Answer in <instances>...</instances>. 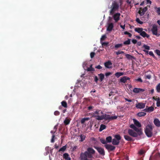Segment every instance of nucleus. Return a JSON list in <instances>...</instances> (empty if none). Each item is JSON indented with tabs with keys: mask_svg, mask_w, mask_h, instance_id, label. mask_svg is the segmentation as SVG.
<instances>
[{
	"mask_svg": "<svg viewBox=\"0 0 160 160\" xmlns=\"http://www.w3.org/2000/svg\"><path fill=\"white\" fill-rule=\"evenodd\" d=\"M100 141L103 144H105L107 143L106 141L104 139H100Z\"/></svg>",
	"mask_w": 160,
	"mask_h": 160,
	"instance_id": "46",
	"label": "nucleus"
},
{
	"mask_svg": "<svg viewBox=\"0 0 160 160\" xmlns=\"http://www.w3.org/2000/svg\"><path fill=\"white\" fill-rule=\"evenodd\" d=\"M106 36L105 35H103L102 36L101 38V42L102 41L104 40L106 38Z\"/></svg>",
	"mask_w": 160,
	"mask_h": 160,
	"instance_id": "47",
	"label": "nucleus"
},
{
	"mask_svg": "<svg viewBox=\"0 0 160 160\" xmlns=\"http://www.w3.org/2000/svg\"><path fill=\"white\" fill-rule=\"evenodd\" d=\"M124 34L125 35H128V37L129 38H131L132 36V34L130 33H129L127 31H125L124 32Z\"/></svg>",
	"mask_w": 160,
	"mask_h": 160,
	"instance_id": "41",
	"label": "nucleus"
},
{
	"mask_svg": "<svg viewBox=\"0 0 160 160\" xmlns=\"http://www.w3.org/2000/svg\"><path fill=\"white\" fill-rule=\"evenodd\" d=\"M112 74V73L110 72H107L105 73V76H106V77H108L109 76V75H111V74Z\"/></svg>",
	"mask_w": 160,
	"mask_h": 160,
	"instance_id": "57",
	"label": "nucleus"
},
{
	"mask_svg": "<svg viewBox=\"0 0 160 160\" xmlns=\"http://www.w3.org/2000/svg\"><path fill=\"white\" fill-rule=\"evenodd\" d=\"M133 129L137 132L138 135L140 136L142 134V130L141 129H138L136 127Z\"/></svg>",
	"mask_w": 160,
	"mask_h": 160,
	"instance_id": "16",
	"label": "nucleus"
},
{
	"mask_svg": "<svg viewBox=\"0 0 160 160\" xmlns=\"http://www.w3.org/2000/svg\"><path fill=\"white\" fill-rule=\"evenodd\" d=\"M94 148L98 151L100 155L102 156H104L105 155V152L103 148L96 146H94Z\"/></svg>",
	"mask_w": 160,
	"mask_h": 160,
	"instance_id": "6",
	"label": "nucleus"
},
{
	"mask_svg": "<svg viewBox=\"0 0 160 160\" xmlns=\"http://www.w3.org/2000/svg\"><path fill=\"white\" fill-rule=\"evenodd\" d=\"M136 21L138 23L142 24L143 23L142 21H141L138 18H137L136 19Z\"/></svg>",
	"mask_w": 160,
	"mask_h": 160,
	"instance_id": "43",
	"label": "nucleus"
},
{
	"mask_svg": "<svg viewBox=\"0 0 160 160\" xmlns=\"http://www.w3.org/2000/svg\"><path fill=\"white\" fill-rule=\"evenodd\" d=\"M87 71H94V69L92 67V65L91 64L90 66V67L89 68H87Z\"/></svg>",
	"mask_w": 160,
	"mask_h": 160,
	"instance_id": "38",
	"label": "nucleus"
},
{
	"mask_svg": "<svg viewBox=\"0 0 160 160\" xmlns=\"http://www.w3.org/2000/svg\"><path fill=\"white\" fill-rule=\"evenodd\" d=\"M153 123L154 125L157 127H160V121L157 118H155L154 119Z\"/></svg>",
	"mask_w": 160,
	"mask_h": 160,
	"instance_id": "13",
	"label": "nucleus"
},
{
	"mask_svg": "<svg viewBox=\"0 0 160 160\" xmlns=\"http://www.w3.org/2000/svg\"><path fill=\"white\" fill-rule=\"evenodd\" d=\"M98 75L99 77V79L101 82L102 81L104 78V75L102 73L98 74Z\"/></svg>",
	"mask_w": 160,
	"mask_h": 160,
	"instance_id": "28",
	"label": "nucleus"
},
{
	"mask_svg": "<svg viewBox=\"0 0 160 160\" xmlns=\"http://www.w3.org/2000/svg\"><path fill=\"white\" fill-rule=\"evenodd\" d=\"M70 121V119L66 118L64 121V123L65 125H67L69 124Z\"/></svg>",
	"mask_w": 160,
	"mask_h": 160,
	"instance_id": "23",
	"label": "nucleus"
},
{
	"mask_svg": "<svg viewBox=\"0 0 160 160\" xmlns=\"http://www.w3.org/2000/svg\"><path fill=\"white\" fill-rule=\"evenodd\" d=\"M147 1V3H149L150 4H151L152 3V2L150 1V0H146Z\"/></svg>",
	"mask_w": 160,
	"mask_h": 160,
	"instance_id": "63",
	"label": "nucleus"
},
{
	"mask_svg": "<svg viewBox=\"0 0 160 160\" xmlns=\"http://www.w3.org/2000/svg\"><path fill=\"white\" fill-rule=\"evenodd\" d=\"M130 79V78L129 77H128L126 76H124L121 78L120 79V82H121L125 83L126 82L127 80H129Z\"/></svg>",
	"mask_w": 160,
	"mask_h": 160,
	"instance_id": "14",
	"label": "nucleus"
},
{
	"mask_svg": "<svg viewBox=\"0 0 160 160\" xmlns=\"http://www.w3.org/2000/svg\"><path fill=\"white\" fill-rule=\"evenodd\" d=\"M142 47L146 50H149L150 49V47L145 44H144Z\"/></svg>",
	"mask_w": 160,
	"mask_h": 160,
	"instance_id": "40",
	"label": "nucleus"
},
{
	"mask_svg": "<svg viewBox=\"0 0 160 160\" xmlns=\"http://www.w3.org/2000/svg\"><path fill=\"white\" fill-rule=\"evenodd\" d=\"M117 118V117L116 116H111L110 120L116 119Z\"/></svg>",
	"mask_w": 160,
	"mask_h": 160,
	"instance_id": "49",
	"label": "nucleus"
},
{
	"mask_svg": "<svg viewBox=\"0 0 160 160\" xmlns=\"http://www.w3.org/2000/svg\"><path fill=\"white\" fill-rule=\"evenodd\" d=\"M148 9L147 7H146L142 8H139V10L138 11V13L139 14L140 16H143L146 12Z\"/></svg>",
	"mask_w": 160,
	"mask_h": 160,
	"instance_id": "5",
	"label": "nucleus"
},
{
	"mask_svg": "<svg viewBox=\"0 0 160 160\" xmlns=\"http://www.w3.org/2000/svg\"><path fill=\"white\" fill-rule=\"evenodd\" d=\"M112 8L110 12V15H113L114 12L116 11L119 8L118 4L116 2H114L112 3Z\"/></svg>",
	"mask_w": 160,
	"mask_h": 160,
	"instance_id": "2",
	"label": "nucleus"
},
{
	"mask_svg": "<svg viewBox=\"0 0 160 160\" xmlns=\"http://www.w3.org/2000/svg\"><path fill=\"white\" fill-rule=\"evenodd\" d=\"M132 42L134 44L136 43L137 42V40L136 39H133L132 41Z\"/></svg>",
	"mask_w": 160,
	"mask_h": 160,
	"instance_id": "61",
	"label": "nucleus"
},
{
	"mask_svg": "<svg viewBox=\"0 0 160 160\" xmlns=\"http://www.w3.org/2000/svg\"><path fill=\"white\" fill-rule=\"evenodd\" d=\"M131 39L128 38V40L124 42L123 44L125 45H129L130 44Z\"/></svg>",
	"mask_w": 160,
	"mask_h": 160,
	"instance_id": "37",
	"label": "nucleus"
},
{
	"mask_svg": "<svg viewBox=\"0 0 160 160\" xmlns=\"http://www.w3.org/2000/svg\"><path fill=\"white\" fill-rule=\"evenodd\" d=\"M103 115V119H105V120H110V117L111 116L109 115H107L105 114Z\"/></svg>",
	"mask_w": 160,
	"mask_h": 160,
	"instance_id": "22",
	"label": "nucleus"
},
{
	"mask_svg": "<svg viewBox=\"0 0 160 160\" xmlns=\"http://www.w3.org/2000/svg\"><path fill=\"white\" fill-rule=\"evenodd\" d=\"M156 89L157 92H160V83L158 84L156 86Z\"/></svg>",
	"mask_w": 160,
	"mask_h": 160,
	"instance_id": "39",
	"label": "nucleus"
},
{
	"mask_svg": "<svg viewBox=\"0 0 160 160\" xmlns=\"http://www.w3.org/2000/svg\"><path fill=\"white\" fill-rule=\"evenodd\" d=\"M59 114H60L59 112L58 111H55L54 112V114L55 116L58 115H59Z\"/></svg>",
	"mask_w": 160,
	"mask_h": 160,
	"instance_id": "51",
	"label": "nucleus"
},
{
	"mask_svg": "<svg viewBox=\"0 0 160 160\" xmlns=\"http://www.w3.org/2000/svg\"><path fill=\"white\" fill-rule=\"evenodd\" d=\"M145 104L142 103H139L136 104V107L137 108L142 109L145 107Z\"/></svg>",
	"mask_w": 160,
	"mask_h": 160,
	"instance_id": "10",
	"label": "nucleus"
},
{
	"mask_svg": "<svg viewBox=\"0 0 160 160\" xmlns=\"http://www.w3.org/2000/svg\"><path fill=\"white\" fill-rule=\"evenodd\" d=\"M125 56L126 57V58L128 59H134L135 58L132 56H131V55L129 54H125Z\"/></svg>",
	"mask_w": 160,
	"mask_h": 160,
	"instance_id": "25",
	"label": "nucleus"
},
{
	"mask_svg": "<svg viewBox=\"0 0 160 160\" xmlns=\"http://www.w3.org/2000/svg\"><path fill=\"white\" fill-rule=\"evenodd\" d=\"M146 114V113L143 112H141L138 113L137 114V115L140 117L144 116Z\"/></svg>",
	"mask_w": 160,
	"mask_h": 160,
	"instance_id": "32",
	"label": "nucleus"
},
{
	"mask_svg": "<svg viewBox=\"0 0 160 160\" xmlns=\"http://www.w3.org/2000/svg\"><path fill=\"white\" fill-rule=\"evenodd\" d=\"M153 127L150 124L148 125L145 130V132L146 136L149 138L152 137L153 135Z\"/></svg>",
	"mask_w": 160,
	"mask_h": 160,
	"instance_id": "1",
	"label": "nucleus"
},
{
	"mask_svg": "<svg viewBox=\"0 0 160 160\" xmlns=\"http://www.w3.org/2000/svg\"><path fill=\"white\" fill-rule=\"evenodd\" d=\"M67 146L66 145H65L63 146L62 148H60L59 150H58V152H64L65 151L67 148Z\"/></svg>",
	"mask_w": 160,
	"mask_h": 160,
	"instance_id": "27",
	"label": "nucleus"
},
{
	"mask_svg": "<svg viewBox=\"0 0 160 160\" xmlns=\"http://www.w3.org/2000/svg\"><path fill=\"white\" fill-rule=\"evenodd\" d=\"M114 137L115 138L112 140V144L114 145H118L120 142V140L121 139V137L119 135H116Z\"/></svg>",
	"mask_w": 160,
	"mask_h": 160,
	"instance_id": "4",
	"label": "nucleus"
},
{
	"mask_svg": "<svg viewBox=\"0 0 160 160\" xmlns=\"http://www.w3.org/2000/svg\"><path fill=\"white\" fill-rule=\"evenodd\" d=\"M55 137L54 135H53L52 136V138L51 140V142H54V138Z\"/></svg>",
	"mask_w": 160,
	"mask_h": 160,
	"instance_id": "58",
	"label": "nucleus"
},
{
	"mask_svg": "<svg viewBox=\"0 0 160 160\" xmlns=\"http://www.w3.org/2000/svg\"><path fill=\"white\" fill-rule=\"evenodd\" d=\"M135 127V126L133 124H132L130 125V127L133 129H134Z\"/></svg>",
	"mask_w": 160,
	"mask_h": 160,
	"instance_id": "59",
	"label": "nucleus"
},
{
	"mask_svg": "<svg viewBox=\"0 0 160 160\" xmlns=\"http://www.w3.org/2000/svg\"><path fill=\"white\" fill-rule=\"evenodd\" d=\"M135 80L138 82H142L143 81L141 78H138V79H135Z\"/></svg>",
	"mask_w": 160,
	"mask_h": 160,
	"instance_id": "48",
	"label": "nucleus"
},
{
	"mask_svg": "<svg viewBox=\"0 0 160 160\" xmlns=\"http://www.w3.org/2000/svg\"><path fill=\"white\" fill-rule=\"evenodd\" d=\"M133 121L134 124L138 127H141L142 126L141 124L136 119H133Z\"/></svg>",
	"mask_w": 160,
	"mask_h": 160,
	"instance_id": "17",
	"label": "nucleus"
},
{
	"mask_svg": "<svg viewBox=\"0 0 160 160\" xmlns=\"http://www.w3.org/2000/svg\"><path fill=\"white\" fill-rule=\"evenodd\" d=\"M106 126L105 125L103 124H101L100 125V128L99 129V131L100 132H101L104 129H105L106 128Z\"/></svg>",
	"mask_w": 160,
	"mask_h": 160,
	"instance_id": "33",
	"label": "nucleus"
},
{
	"mask_svg": "<svg viewBox=\"0 0 160 160\" xmlns=\"http://www.w3.org/2000/svg\"><path fill=\"white\" fill-rule=\"evenodd\" d=\"M149 54L151 56H152L153 57H155L154 55L153 54V52L152 51H150L149 52Z\"/></svg>",
	"mask_w": 160,
	"mask_h": 160,
	"instance_id": "52",
	"label": "nucleus"
},
{
	"mask_svg": "<svg viewBox=\"0 0 160 160\" xmlns=\"http://www.w3.org/2000/svg\"><path fill=\"white\" fill-rule=\"evenodd\" d=\"M152 98L155 101H157L160 100V98L159 97H158V98H155L154 97H153Z\"/></svg>",
	"mask_w": 160,
	"mask_h": 160,
	"instance_id": "54",
	"label": "nucleus"
},
{
	"mask_svg": "<svg viewBox=\"0 0 160 160\" xmlns=\"http://www.w3.org/2000/svg\"><path fill=\"white\" fill-rule=\"evenodd\" d=\"M105 148L109 151L114 150L115 148V147L109 144H106L105 145Z\"/></svg>",
	"mask_w": 160,
	"mask_h": 160,
	"instance_id": "8",
	"label": "nucleus"
},
{
	"mask_svg": "<svg viewBox=\"0 0 160 160\" xmlns=\"http://www.w3.org/2000/svg\"><path fill=\"white\" fill-rule=\"evenodd\" d=\"M122 44H116L115 45V48H119L122 47Z\"/></svg>",
	"mask_w": 160,
	"mask_h": 160,
	"instance_id": "42",
	"label": "nucleus"
},
{
	"mask_svg": "<svg viewBox=\"0 0 160 160\" xmlns=\"http://www.w3.org/2000/svg\"><path fill=\"white\" fill-rule=\"evenodd\" d=\"M156 105L157 107H158L160 106V100L159 101H157L156 103Z\"/></svg>",
	"mask_w": 160,
	"mask_h": 160,
	"instance_id": "56",
	"label": "nucleus"
},
{
	"mask_svg": "<svg viewBox=\"0 0 160 160\" xmlns=\"http://www.w3.org/2000/svg\"><path fill=\"white\" fill-rule=\"evenodd\" d=\"M155 52L158 56H160V51L159 50H156Z\"/></svg>",
	"mask_w": 160,
	"mask_h": 160,
	"instance_id": "53",
	"label": "nucleus"
},
{
	"mask_svg": "<svg viewBox=\"0 0 160 160\" xmlns=\"http://www.w3.org/2000/svg\"><path fill=\"white\" fill-rule=\"evenodd\" d=\"M125 100L127 101H128V102H132V100H130V99H128L127 98H125Z\"/></svg>",
	"mask_w": 160,
	"mask_h": 160,
	"instance_id": "64",
	"label": "nucleus"
},
{
	"mask_svg": "<svg viewBox=\"0 0 160 160\" xmlns=\"http://www.w3.org/2000/svg\"><path fill=\"white\" fill-rule=\"evenodd\" d=\"M145 91V90L143 89L134 88L133 90V92L136 93H139L141 92H143Z\"/></svg>",
	"mask_w": 160,
	"mask_h": 160,
	"instance_id": "11",
	"label": "nucleus"
},
{
	"mask_svg": "<svg viewBox=\"0 0 160 160\" xmlns=\"http://www.w3.org/2000/svg\"><path fill=\"white\" fill-rule=\"evenodd\" d=\"M113 24L112 23H110L108 24V27L107 28V30L108 31H111L113 28Z\"/></svg>",
	"mask_w": 160,
	"mask_h": 160,
	"instance_id": "15",
	"label": "nucleus"
},
{
	"mask_svg": "<svg viewBox=\"0 0 160 160\" xmlns=\"http://www.w3.org/2000/svg\"><path fill=\"white\" fill-rule=\"evenodd\" d=\"M154 8L156 11V12L158 13V14L160 15V8L155 7Z\"/></svg>",
	"mask_w": 160,
	"mask_h": 160,
	"instance_id": "36",
	"label": "nucleus"
},
{
	"mask_svg": "<svg viewBox=\"0 0 160 160\" xmlns=\"http://www.w3.org/2000/svg\"><path fill=\"white\" fill-rule=\"evenodd\" d=\"M124 137L125 139L128 141H133L132 138L128 135H124Z\"/></svg>",
	"mask_w": 160,
	"mask_h": 160,
	"instance_id": "20",
	"label": "nucleus"
},
{
	"mask_svg": "<svg viewBox=\"0 0 160 160\" xmlns=\"http://www.w3.org/2000/svg\"><path fill=\"white\" fill-rule=\"evenodd\" d=\"M108 43H109L108 42H103L102 43V45L103 47V46L107 47L108 46Z\"/></svg>",
	"mask_w": 160,
	"mask_h": 160,
	"instance_id": "45",
	"label": "nucleus"
},
{
	"mask_svg": "<svg viewBox=\"0 0 160 160\" xmlns=\"http://www.w3.org/2000/svg\"><path fill=\"white\" fill-rule=\"evenodd\" d=\"M154 108L152 106L148 107L147 106L146 108L144 109L143 110L147 112H151L154 111Z\"/></svg>",
	"mask_w": 160,
	"mask_h": 160,
	"instance_id": "9",
	"label": "nucleus"
},
{
	"mask_svg": "<svg viewBox=\"0 0 160 160\" xmlns=\"http://www.w3.org/2000/svg\"><path fill=\"white\" fill-rule=\"evenodd\" d=\"M95 68H97V69H100L102 68V67L100 65H98L97 66H96Z\"/></svg>",
	"mask_w": 160,
	"mask_h": 160,
	"instance_id": "55",
	"label": "nucleus"
},
{
	"mask_svg": "<svg viewBox=\"0 0 160 160\" xmlns=\"http://www.w3.org/2000/svg\"><path fill=\"white\" fill-rule=\"evenodd\" d=\"M120 15V13H117L113 16V18L116 22H117L119 20Z\"/></svg>",
	"mask_w": 160,
	"mask_h": 160,
	"instance_id": "12",
	"label": "nucleus"
},
{
	"mask_svg": "<svg viewBox=\"0 0 160 160\" xmlns=\"http://www.w3.org/2000/svg\"><path fill=\"white\" fill-rule=\"evenodd\" d=\"M128 133L130 136L132 137L136 138L138 136V133L134 132L132 129H128Z\"/></svg>",
	"mask_w": 160,
	"mask_h": 160,
	"instance_id": "7",
	"label": "nucleus"
},
{
	"mask_svg": "<svg viewBox=\"0 0 160 160\" xmlns=\"http://www.w3.org/2000/svg\"><path fill=\"white\" fill-rule=\"evenodd\" d=\"M112 138L111 136L107 137L106 138V141L107 142H112Z\"/></svg>",
	"mask_w": 160,
	"mask_h": 160,
	"instance_id": "35",
	"label": "nucleus"
},
{
	"mask_svg": "<svg viewBox=\"0 0 160 160\" xmlns=\"http://www.w3.org/2000/svg\"><path fill=\"white\" fill-rule=\"evenodd\" d=\"M80 137V141L81 142H83L84 141L86 138V136L84 134H81L79 136Z\"/></svg>",
	"mask_w": 160,
	"mask_h": 160,
	"instance_id": "24",
	"label": "nucleus"
},
{
	"mask_svg": "<svg viewBox=\"0 0 160 160\" xmlns=\"http://www.w3.org/2000/svg\"><path fill=\"white\" fill-rule=\"evenodd\" d=\"M62 106L65 108H67L68 107L67 103L65 101H63L61 102Z\"/></svg>",
	"mask_w": 160,
	"mask_h": 160,
	"instance_id": "30",
	"label": "nucleus"
},
{
	"mask_svg": "<svg viewBox=\"0 0 160 160\" xmlns=\"http://www.w3.org/2000/svg\"><path fill=\"white\" fill-rule=\"evenodd\" d=\"M134 30L140 34V33L143 31V28H135Z\"/></svg>",
	"mask_w": 160,
	"mask_h": 160,
	"instance_id": "21",
	"label": "nucleus"
},
{
	"mask_svg": "<svg viewBox=\"0 0 160 160\" xmlns=\"http://www.w3.org/2000/svg\"><path fill=\"white\" fill-rule=\"evenodd\" d=\"M152 34L157 37H159L160 34L158 33V26L155 24H154L152 26V28L151 29Z\"/></svg>",
	"mask_w": 160,
	"mask_h": 160,
	"instance_id": "3",
	"label": "nucleus"
},
{
	"mask_svg": "<svg viewBox=\"0 0 160 160\" xmlns=\"http://www.w3.org/2000/svg\"><path fill=\"white\" fill-rule=\"evenodd\" d=\"M112 63L110 61H108V62H107L104 63L105 66L106 68H111V67H110V66H111L112 65Z\"/></svg>",
	"mask_w": 160,
	"mask_h": 160,
	"instance_id": "18",
	"label": "nucleus"
},
{
	"mask_svg": "<svg viewBox=\"0 0 160 160\" xmlns=\"http://www.w3.org/2000/svg\"><path fill=\"white\" fill-rule=\"evenodd\" d=\"M89 119V118H84L82 119L81 120V123L82 124L84 123L86 121H88Z\"/></svg>",
	"mask_w": 160,
	"mask_h": 160,
	"instance_id": "34",
	"label": "nucleus"
},
{
	"mask_svg": "<svg viewBox=\"0 0 160 160\" xmlns=\"http://www.w3.org/2000/svg\"><path fill=\"white\" fill-rule=\"evenodd\" d=\"M95 55V53L94 52H92L90 53V57L91 58H93Z\"/></svg>",
	"mask_w": 160,
	"mask_h": 160,
	"instance_id": "50",
	"label": "nucleus"
},
{
	"mask_svg": "<svg viewBox=\"0 0 160 160\" xmlns=\"http://www.w3.org/2000/svg\"><path fill=\"white\" fill-rule=\"evenodd\" d=\"M98 79L97 76H95L94 81L96 82H97L98 81Z\"/></svg>",
	"mask_w": 160,
	"mask_h": 160,
	"instance_id": "62",
	"label": "nucleus"
},
{
	"mask_svg": "<svg viewBox=\"0 0 160 160\" xmlns=\"http://www.w3.org/2000/svg\"><path fill=\"white\" fill-rule=\"evenodd\" d=\"M141 36L143 38L146 37L147 38H149V36L148 34H147L145 31H143L142 32L140 33V34Z\"/></svg>",
	"mask_w": 160,
	"mask_h": 160,
	"instance_id": "19",
	"label": "nucleus"
},
{
	"mask_svg": "<svg viewBox=\"0 0 160 160\" xmlns=\"http://www.w3.org/2000/svg\"><path fill=\"white\" fill-rule=\"evenodd\" d=\"M103 112H102L100 110L97 109L94 112V114H96L97 115H100V114H102Z\"/></svg>",
	"mask_w": 160,
	"mask_h": 160,
	"instance_id": "31",
	"label": "nucleus"
},
{
	"mask_svg": "<svg viewBox=\"0 0 160 160\" xmlns=\"http://www.w3.org/2000/svg\"><path fill=\"white\" fill-rule=\"evenodd\" d=\"M97 120H102L103 119V115L99 116V115H96L95 116Z\"/></svg>",
	"mask_w": 160,
	"mask_h": 160,
	"instance_id": "29",
	"label": "nucleus"
},
{
	"mask_svg": "<svg viewBox=\"0 0 160 160\" xmlns=\"http://www.w3.org/2000/svg\"><path fill=\"white\" fill-rule=\"evenodd\" d=\"M124 73L122 72H117L115 73V75L117 78H118L119 77L123 75Z\"/></svg>",
	"mask_w": 160,
	"mask_h": 160,
	"instance_id": "26",
	"label": "nucleus"
},
{
	"mask_svg": "<svg viewBox=\"0 0 160 160\" xmlns=\"http://www.w3.org/2000/svg\"><path fill=\"white\" fill-rule=\"evenodd\" d=\"M63 158L65 159L69 157V154L68 153H65L63 154Z\"/></svg>",
	"mask_w": 160,
	"mask_h": 160,
	"instance_id": "44",
	"label": "nucleus"
},
{
	"mask_svg": "<svg viewBox=\"0 0 160 160\" xmlns=\"http://www.w3.org/2000/svg\"><path fill=\"white\" fill-rule=\"evenodd\" d=\"M151 75H147L146 76V79L147 78V79H150L151 78Z\"/></svg>",
	"mask_w": 160,
	"mask_h": 160,
	"instance_id": "60",
	"label": "nucleus"
}]
</instances>
